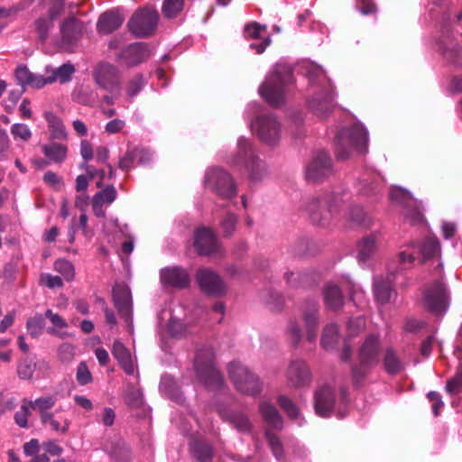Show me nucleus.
<instances>
[{"instance_id":"obj_5","label":"nucleus","mask_w":462,"mask_h":462,"mask_svg":"<svg viewBox=\"0 0 462 462\" xmlns=\"http://www.w3.org/2000/svg\"><path fill=\"white\" fill-rule=\"evenodd\" d=\"M336 156L339 161L349 157L351 150L365 152L368 143V133L360 125H354L341 130L337 135Z\"/></svg>"},{"instance_id":"obj_30","label":"nucleus","mask_w":462,"mask_h":462,"mask_svg":"<svg viewBox=\"0 0 462 462\" xmlns=\"http://www.w3.org/2000/svg\"><path fill=\"white\" fill-rule=\"evenodd\" d=\"M83 23L75 17L67 18L60 26L62 40L66 43L76 42L82 33Z\"/></svg>"},{"instance_id":"obj_19","label":"nucleus","mask_w":462,"mask_h":462,"mask_svg":"<svg viewBox=\"0 0 462 462\" xmlns=\"http://www.w3.org/2000/svg\"><path fill=\"white\" fill-rule=\"evenodd\" d=\"M336 407V393L332 387L323 385L314 395L315 412L320 417H329Z\"/></svg>"},{"instance_id":"obj_4","label":"nucleus","mask_w":462,"mask_h":462,"mask_svg":"<svg viewBox=\"0 0 462 462\" xmlns=\"http://www.w3.org/2000/svg\"><path fill=\"white\" fill-rule=\"evenodd\" d=\"M215 353L211 346L204 345L197 350L194 369L199 380L212 390L221 389L224 381L215 365Z\"/></svg>"},{"instance_id":"obj_34","label":"nucleus","mask_w":462,"mask_h":462,"mask_svg":"<svg viewBox=\"0 0 462 462\" xmlns=\"http://www.w3.org/2000/svg\"><path fill=\"white\" fill-rule=\"evenodd\" d=\"M259 411L266 423L276 430L282 428V418L276 407L269 402H261L259 404Z\"/></svg>"},{"instance_id":"obj_28","label":"nucleus","mask_w":462,"mask_h":462,"mask_svg":"<svg viewBox=\"0 0 462 462\" xmlns=\"http://www.w3.org/2000/svg\"><path fill=\"white\" fill-rule=\"evenodd\" d=\"M14 76L18 84L23 88L27 86L42 88L46 85L42 75L31 72L25 65H19L14 71Z\"/></svg>"},{"instance_id":"obj_50","label":"nucleus","mask_w":462,"mask_h":462,"mask_svg":"<svg viewBox=\"0 0 462 462\" xmlns=\"http://www.w3.org/2000/svg\"><path fill=\"white\" fill-rule=\"evenodd\" d=\"M110 454L117 462H127L130 459L131 451L124 441L119 440L112 445Z\"/></svg>"},{"instance_id":"obj_29","label":"nucleus","mask_w":462,"mask_h":462,"mask_svg":"<svg viewBox=\"0 0 462 462\" xmlns=\"http://www.w3.org/2000/svg\"><path fill=\"white\" fill-rule=\"evenodd\" d=\"M112 355L121 368L127 374H134V364L129 349L119 340H116L112 347Z\"/></svg>"},{"instance_id":"obj_31","label":"nucleus","mask_w":462,"mask_h":462,"mask_svg":"<svg viewBox=\"0 0 462 462\" xmlns=\"http://www.w3.org/2000/svg\"><path fill=\"white\" fill-rule=\"evenodd\" d=\"M192 457L199 462H212L214 448L211 444L202 439H195L189 444Z\"/></svg>"},{"instance_id":"obj_20","label":"nucleus","mask_w":462,"mask_h":462,"mask_svg":"<svg viewBox=\"0 0 462 462\" xmlns=\"http://www.w3.org/2000/svg\"><path fill=\"white\" fill-rule=\"evenodd\" d=\"M302 319L307 329V340L314 342L319 321V305L317 300H306L302 306Z\"/></svg>"},{"instance_id":"obj_51","label":"nucleus","mask_w":462,"mask_h":462,"mask_svg":"<svg viewBox=\"0 0 462 462\" xmlns=\"http://www.w3.org/2000/svg\"><path fill=\"white\" fill-rule=\"evenodd\" d=\"M54 269L60 273L65 280L69 282L74 279L75 270L71 262L66 259H58L54 263Z\"/></svg>"},{"instance_id":"obj_42","label":"nucleus","mask_w":462,"mask_h":462,"mask_svg":"<svg viewBox=\"0 0 462 462\" xmlns=\"http://www.w3.org/2000/svg\"><path fill=\"white\" fill-rule=\"evenodd\" d=\"M44 118L48 123L49 128L51 131V135L55 139H65L67 137V133L65 130V126L61 121V119L56 116L52 112H45Z\"/></svg>"},{"instance_id":"obj_35","label":"nucleus","mask_w":462,"mask_h":462,"mask_svg":"<svg viewBox=\"0 0 462 462\" xmlns=\"http://www.w3.org/2000/svg\"><path fill=\"white\" fill-rule=\"evenodd\" d=\"M383 366L390 375H396L404 370V363L399 357L396 351L389 347L385 350L383 357Z\"/></svg>"},{"instance_id":"obj_61","label":"nucleus","mask_w":462,"mask_h":462,"mask_svg":"<svg viewBox=\"0 0 462 462\" xmlns=\"http://www.w3.org/2000/svg\"><path fill=\"white\" fill-rule=\"evenodd\" d=\"M125 401L128 406L139 408L143 405V393L138 389L131 388L126 393Z\"/></svg>"},{"instance_id":"obj_44","label":"nucleus","mask_w":462,"mask_h":462,"mask_svg":"<svg viewBox=\"0 0 462 462\" xmlns=\"http://www.w3.org/2000/svg\"><path fill=\"white\" fill-rule=\"evenodd\" d=\"M160 389L171 400L181 402L183 401L182 393L176 385L175 382L169 376H163L161 380Z\"/></svg>"},{"instance_id":"obj_18","label":"nucleus","mask_w":462,"mask_h":462,"mask_svg":"<svg viewBox=\"0 0 462 462\" xmlns=\"http://www.w3.org/2000/svg\"><path fill=\"white\" fill-rule=\"evenodd\" d=\"M381 342L377 335L367 336L358 351V361L366 366H376L380 360Z\"/></svg>"},{"instance_id":"obj_45","label":"nucleus","mask_w":462,"mask_h":462,"mask_svg":"<svg viewBox=\"0 0 462 462\" xmlns=\"http://www.w3.org/2000/svg\"><path fill=\"white\" fill-rule=\"evenodd\" d=\"M28 405L35 411H38L40 417L44 414L50 413L49 411L54 407L57 398L55 396H44L36 399L35 401H27Z\"/></svg>"},{"instance_id":"obj_41","label":"nucleus","mask_w":462,"mask_h":462,"mask_svg":"<svg viewBox=\"0 0 462 462\" xmlns=\"http://www.w3.org/2000/svg\"><path fill=\"white\" fill-rule=\"evenodd\" d=\"M339 339V330L337 324L331 323L327 325L322 332L321 346L323 348L329 350L333 349Z\"/></svg>"},{"instance_id":"obj_59","label":"nucleus","mask_w":462,"mask_h":462,"mask_svg":"<svg viewBox=\"0 0 462 462\" xmlns=\"http://www.w3.org/2000/svg\"><path fill=\"white\" fill-rule=\"evenodd\" d=\"M278 404L292 419L299 416V409L296 404L287 396L280 395L278 397Z\"/></svg>"},{"instance_id":"obj_15","label":"nucleus","mask_w":462,"mask_h":462,"mask_svg":"<svg viewBox=\"0 0 462 462\" xmlns=\"http://www.w3.org/2000/svg\"><path fill=\"white\" fill-rule=\"evenodd\" d=\"M332 173V162L324 151H317L306 166V178L309 181H319Z\"/></svg>"},{"instance_id":"obj_26","label":"nucleus","mask_w":462,"mask_h":462,"mask_svg":"<svg viewBox=\"0 0 462 462\" xmlns=\"http://www.w3.org/2000/svg\"><path fill=\"white\" fill-rule=\"evenodd\" d=\"M125 21L124 15L117 10L103 13L97 23V31L100 34H109L121 27Z\"/></svg>"},{"instance_id":"obj_2","label":"nucleus","mask_w":462,"mask_h":462,"mask_svg":"<svg viewBox=\"0 0 462 462\" xmlns=\"http://www.w3.org/2000/svg\"><path fill=\"white\" fill-rule=\"evenodd\" d=\"M308 79L312 86L320 88L309 103L310 110L319 117H327L334 109L335 92L325 70L317 65L308 69Z\"/></svg>"},{"instance_id":"obj_32","label":"nucleus","mask_w":462,"mask_h":462,"mask_svg":"<svg viewBox=\"0 0 462 462\" xmlns=\"http://www.w3.org/2000/svg\"><path fill=\"white\" fill-rule=\"evenodd\" d=\"M383 187V180L377 173H371L364 177L357 184V190L365 196L375 195L380 192Z\"/></svg>"},{"instance_id":"obj_9","label":"nucleus","mask_w":462,"mask_h":462,"mask_svg":"<svg viewBox=\"0 0 462 462\" xmlns=\"http://www.w3.org/2000/svg\"><path fill=\"white\" fill-rule=\"evenodd\" d=\"M159 13L155 9L143 7L135 10L127 22V30L136 38L152 36L158 26Z\"/></svg>"},{"instance_id":"obj_36","label":"nucleus","mask_w":462,"mask_h":462,"mask_svg":"<svg viewBox=\"0 0 462 462\" xmlns=\"http://www.w3.org/2000/svg\"><path fill=\"white\" fill-rule=\"evenodd\" d=\"M42 152L50 162L62 163L67 158L68 147L65 144L52 142L42 144Z\"/></svg>"},{"instance_id":"obj_1","label":"nucleus","mask_w":462,"mask_h":462,"mask_svg":"<svg viewBox=\"0 0 462 462\" xmlns=\"http://www.w3.org/2000/svg\"><path fill=\"white\" fill-rule=\"evenodd\" d=\"M349 198V192L338 188L310 199L306 205V210L314 225L325 226L337 213L340 205Z\"/></svg>"},{"instance_id":"obj_63","label":"nucleus","mask_w":462,"mask_h":462,"mask_svg":"<svg viewBox=\"0 0 462 462\" xmlns=\"http://www.w3.org/2000/svg\"><path fill=\"white\" fill-rule=\"evenodd\" d=\"M237 217L235 214L227 213L221 221V226L226 236H231L236 230Z\"/></svg>"},{"instance_id":"obj_55","label":"nucleus","mask_w":462,"mask_h":462,"mask_svg":"<svg viewBox=\"0 0 462 462\" xmlns=\"http://www.w3.org/2000/svg\"><path fill=\"white\" fill-rule=\"evenodd\" d=\"M168 332L172 337H180L187 332L186 325L175 317H171L167 325Z\"/></svg>"},{"instance_id":"obj_39","label":"nucleus","mask_w":462,"mask_h":462,"mask_svg":"<svg viewBox=\"0 0 462 462\" xmlns=\"http://www.w3.org/2000/svg\"><path fill=\"white\" fill-rule=\"evenodd\" d=\"M376 248V240L374 235L363 238L358 244V262L365 263L374 254Z\"/></svg>"},{"instance_id":"obj_54","label":"nucleus","mask_w":462,"mask_h":462,"mask_svg":"<svg viewBox=\"0 0 462 462\" xmlns=\"http://www.w3.org/2000/svg\"><path fill=\"white\" fill-rule=\"evenodd\" d=\"M41 421L44 425H50L51 429L55 431H61L62 433H66L69 430V421L68 420H64V425L60 427V422L54 418V414L52 412L44 414L40 417Z\"/></svg>"},{"instance_id":"obj_17","label":"nucleus","mask_w":462,"mask_h":462,"mask_svg":"<svg viewBox=\"0 0 462 462\" xmlns=\"http://www.w3.org/2000/svg\"><path fill=\"white\" fill-rule=\"evenodd\" d=\"M193 245L199 255L220 254V245L217 236L205 226L195 231Z\"/></svg>"},{"instance_id":"obj_56","label":"nucleus","mask_w":462,"mask_h":462,"mask_svg":"<svg viewBox=\"0 0 462 462\" xmlns=\"http://www.w3.org/2000/svg\"><path fill=\"white\" fill-rule=\"evenodd\" d=\"M35 368H36L35 363L29 358H25V359L22 360L18 365V367H17L18 376L23 380H28V379L32 378V376L35 371Z\"/></svg>"},{"instance_id":"obj_38","label":"nucleus","mask_w":462,"mask_h":462,"mask_svg":"<svg viewBox=\"0 0 462 462\" xmlns=\"http://www.w3.org/2000/svg\"><path fill=\"white\" fill-rule=\"evenodd\" d=\"M74 72V66L70 63H65L55 69L51 75L44 77V80L46 81V85L51 84L57 80L60 83H66L71 79Z\"/></svg>"},{"instance_id":"obj_24","label":"nucleus","mask_w":462,"mask_h":462,"mask_svg":"<svg viewBox=\"0 0 462 462\" xmlns=\"http://www.w3.org/2000/svg\"><path fill=\"white\" fill-rule=\"evenodd\" d=\"M150 57L148 46L144 42H134L123 49L119 59L124 60L127 66H135Z\"/></svg>"},{"instance_id":"obj_46","label":"nucleus","mask_w":462,"mask_h":462,"mask_svg":"<svg viewBox=\"0 0 462 462\" xmlns=\"http://www.w3.org/2000/svg\"><path fill=\"white\" fill-rule=\"evenodd\" d=\"M439 51L448 62L456 64V59L459 57L462 48L455 42H449L447 43L440 42L439 44Z\"/></svg>"},{"instance_id":"obj_60","label":"nucleus","mask_w":462,"mask_h":462,"mask_svg":"<svg viewBox=\"0 0 462 462\" xmlns=\"http://www.w3.org/2000/svg\"><path fill=\"white\" fill-rule=\"evenodd\" d=\"M265 436L273 456L277 459H282L283 457V447L280 439L269 430L266 431Z\"/></svg>"},{"instance_id":"obj_43","label":"nucleus","mask_w":462,"mask_h":462,"mask_svg":"<svg viewBox=\"0 0 462 462\" xmlns=\"http://www.w3.org/2000/svg\"><path fill=\"white\" fill-rule=\"evenodd\" d=\"M291 251L298 256H306L315 254L318 249L313 241L306 237H301L293 243Z\"/></svg>"},{"instance_id":"obj_62","label":"nucleus","mask_w":462,"mask_h":462,"mask_svg":"<svg viewBox=\"0 0 462 462\" xmlns=\"http://www.w3.org/2000/svg\"><path fill=\"white\" fill-rule=\"evenodd\" d=\"M11 134L14 139L19 138L23 142H27L32 136L30 128L24 124H14L11 127Z\"/></svg>"},{"instance_id":"obj_37","label":"nucleus","mask_w":462,"mask_h":462,"mask_svg":"<svg viewBox=\"0 0 462 462\" xmlns=\"http://www.w3.org/2000/svg\"><path fill=\"white\" fill-rule=\"evenodd\" d=\"M440 251V245L438 239L428 237L425 238L420 245H418V252L421 256V263H424L428 260H434L439 256Z\"/></svg>"},{"instance_id":"obj_33","label":"nucleus","mask_w":462,"mask_h":462,"mask_svg":"<svg viewBox=\"0 0 462 462\" xmlns=\"http://www.w3.org/2000/svg\"><path fill=\"white\" fill-rule=\"evenodd\" d=\"M414 260L415 256L412 252L409 250L401 251L396 257L388 263L387 270L391 275L396 276L397 273L411 268Z\"/></svg>"},{"instance_id":"obj_14","label":"nucleus","mask_w":462,"mask_h":462,"mask_svg":"<svg viewBox=\"0 0 462 462\" xmlns=\"http://www.w3.org/2000/svg\"><path fill=\"white\" fill-rule=\"evenodd\" d=\"M260 140L269 145L277 143L281 136V124L274 114L261 115L255 122Z\"/></svg>"},{"instance_id":"obj_10","label":"nucleus","mask_w":462,"mask_h":462,"mask_svg":"<svg viewBox=\"0 0 462 462\" xmlns=\"http://www.w3.org/2000/svg\"><path fill=\"white\" fill-rule=\"evenodd\" d=\"M205 184L209 189L223 199H229L236 194V186L232 176L226 171L218 167L207 171Z\"/></svg>"},{"instance_id":"obj_7","label":"nucleus","mask_w":462,"mask_h":462,"mask_svg":"<svg viewBox=\"0 0 462 462\" xmlns=\"http://www.w3.org/2000/svg\"><path fill=\"white\" fill-rule=\"evenodd\" d=\"M227 370L230 379L238 392L253 397L260 395L263 383L255 373L237 361L230 362Z\"/></svg>"},{"instance_id":"obj_12","label":"nucleus","mask_w":462,"mask_h":462,"mask_svg":"<svg viewBox=\"0 0 462 462\" xmlns=\"http://www.w3.org/2000/svg\"><path fill=\"white\" fill-rule=\"evenodd\" d=\"M390 199L403 207L405 217L410 218L413 224L422 220L421 204L408 190L402 188H394L390 192Z\"/></svg>"},{"instance_id":"obj_22","label":"nucleus","mask_w":462,"mask_h":462,"mask_svg":"<svg viewBox=\"0 0 462 462\" xmlns=\"http://www.w3.org/2000/svg\"><path fill=\"white\" fill-rule=\"evenodd\" d=\"M395 275H391L388 272L386 277L376 276L374 278L373 289L376 301L384 305L388 303L392 296L395 293L393 283L395 281Z\"/></svg>"},{"instance_id":"obj_49","label":"nucleus","mask_w":462,"mask_h":462,"mask_svg":"<svg viewBox=\"0 0 462 462\" xmlns=\"http://www.w3.org/2000/svg\"><path fill=\"white\" fill-rule=\"evenodd\" d=\"M45 326L44 317L41 314H36L30 318L26 322L27 332L32 337H40Z\"/></svg>"},{"instance_id":"obj_58","label":"nucleus","mask_w":462,"mask_h":462,"mask_svg":"<svg viewBox=\"0 0 462 462\" xmlns=\"http://www.w3.org/2000/svg\"><path fill=\"white\" fill-rule=\"evenodd\" d=\"M117 197L116 189L114 186L109 185L106 186L105 189H101L97 193L94 195V199L100 201L103 205L106 204H111L113 203Z\"/></svg>"},{"instance_id":"obj_3","label":"nucleus","mask_w":462,"mask_h":462,"mask_svg":"<svg viewBox=\"0 0 462 462\" xmlns=\"http://www.w3.org/2000/svg\"><path fill=\"white\" fill-rule=\"evenodd\" d=\"M293 82V73L291 68L277 65L259 87L260 95L274 107L281 106L285 100L286 86Z\"/></svg>"},{"instance_id":"obj_27","label":"nucleus","mask_w":462,"mask_h":462,"mask_svg":"<svg viewBox=\"0 0 462 462\" xmlns=\"http://www.w3.org/2000/svg\"><path fill=\"white\" fill-rule=\"evenodd\" d=\"M323 300L326 308L338 311L344 306L345 300L340 287L333 282H328L323 288Z\"/></svg>"},{"instance_id":"obj_48","label":"nucleus","mask_w":462,"mask_h":462,"mask_svg":"<svg viewBox=\"0 0 462 462\" xmlns=\"http://www.w3.org/2000/svg\"><path fill=\"white\" fill-rule=\"evenodd\" d=\"M346 218L355 225L368 226L370 219L364 209L359 206H354L348 208Z\"/></svg>"},{"instance_id":"obj_13","label":"nucleus","mask_w":462,"mask_h":462,"mask_svg":"<svg viewBox=\"0 0 462 462\" xmlns=\"http://www.w3.org/2000/svg\"><path fill=\"white\" fill-rule=\"evenodd\" d=\"M196 279L199 289L207 295L219 297L226 291V284L222 278L211 269H199Z\"/></svg>"},{"instance_id":"obj_6","label":"nucleus","mask_w":462,"mask_h":462,"mask_svg":"<svg viewBox=\"0 0 462 462\" xmlns=\"http://www.w3.org/2000/svg\"><path fill=\"white\" fill-rule=\"evenodd\" d=\"M434 272L439 278L431 282L426 289L424 292V301L430 312L435 315H443L448 310L450 293L443 281L442 263L439 261Z\"/></svg>"},{"instance_id":"obj_21","label":"nucleus","mask_w":462,"mask_h":462,"mask_svg":"<svg viewBox=\"0 0 462 462\" xmlns=\"http://www.w3.org/2000/svg\"><path fill=\"white\" fill-rule=\"evenodd\" d=\"M217 411L222 420L229 423L238 432L244 434L251 432L253 424L245 413L226 408H218Z\"/></svg>"},{"instance_id":"obj_64","label":"nucleus","mask_w":462,"mask_h":462,"mask_svg":"<svg viewBox=\"0 0 462 462\" xmlns=\"http://www.w3.org/2000/svg\"><path fill=\"white\" fill-rule=\"evenodd\" d=\"M76 378L80 385H86L92 382L91 373L85 362H80L79 364Z\"/></svg>"},{"instance_id":"obj_8","label":"nucleus","mask_w":462,"mask_h":462,"mask_svg":"<svg viewBox=\"0 0 462 462\" xmlns=\"http://www.w3.org/2000/svg\"><path fill=\"white\" fill-rule=\"evenodd\" d=\"M230 163L246 168L252 180H261L267 173L264 162L254 154L251 143L245 137L238 139L237 152L231 158Z\"/></svg>"},{"instance_id":"obj_47","label":"nucleus","mask_w":462,"mask_h":462,"mask_svg":"<svg viewBox=\"0 0 462 462\" xmlns=\"http://www.w3.org/2000/svg\"><path fill=\"white\" fill-rule=\"evenodd\" d=\"M184 7V0H163L162 13L167 19L177 17Z\"/></svg>"},{"instance_id":"obj_52","label":"nucleus","mask_w":462,"mask_h":462,"mask_svg":"<svg viewBox=\"0 0 462 462\" xmlns=\"http://www.w3.org/2000/svg\"><path fill=\"white\" fill-rule=\"evenodd\" d=\"M284 278L288 285L291 288L305 287L308 285V275L300 272H286Z\"/></svg>"},{"instance_id":"obj_57","label":"nucleus","mask_w":462,"mask_h":462,"mask_svg":"<svg viewBox=\"0 0 462 462\" xmlns=\"http://www.w3.org/2000/svg\"><path fill=\"white\" fill-rule=\"evenodd\" d=\"M145 80L143 75L136 74L129 80L126 88V94L130 98L134 97L145 86Z\"/></svg>"},{"instance_id":"obj_16","label":"nucleus","mask_w":462,"mask_h":462,"mask_svg":"<svg viewBox=\"0 0 462 462\" xmlns=\"http://www.w3.org/2000/svg\"><path fill=\"white\" fill-rule=\"evenodd\" d=\"M94 79L104 90L119 95V72L114 65L109 63L99 64L95 69Z\"/></svg>"},{"instance_id":"obj_11","label":"nucleus","mask_w":462,"mask_h":462,"mask_svg":"<svg viewBox=\"0 0 462 462\" xmlns=\"http://www.w3.org/2000/svg\"><path fill=\"white\" fill-rule=\"evenodd\" d=\"M285 377L288 386L300 389L310 384L312 374L305 360L296 358L289 363Z\"/></svg>"},{"instance_id":"obj_53","label":"nucleus","mask_w":462,"mask_h":462,"mask_svg":"<svg viewBox=\"0 0 462 462\" xmlns=\"http://www.w3.org/2000/svg\"><path fill=\"white\" fill-rule=\"evenodd\" d=\"M374 366H366L359 362L352 367V380L355 386L359 387L362 385L363 381L367 376L369 371Z\"/></svg>"},{"instance_id":"obj_25","label":"nucleus","mask_w":462,"mask_h":462,"mask_svg":"<svg viewBox=\"0 0 462 462\" xmlns=\"http://www.w3.org/2000/svg\"><path fill=\"white\" fill-rule=\"evenodd\" d=\"M113 300L115 306L122 318L128 319L132 314V298L128 287L123 284H116L113 288Z\"/></svg>"},{"instance_id":"obj_40","label":"nucleus","mask_w":462,"mask_h":462,"mask_svg":"<svg viewBox=\"0 0 462 462\" xmlns=\"http://www.w3.org/2000/svg\"><path fill=\"white\" fill-rule=\"evenodd\" d=\"M44 318L48 319L53 327L47 328V332L51 335L63 338L68 335L66 332H61L57 328H68L67 321L58 313L53 312L51 310H47L44 314Z\"/></svg>"},{"instance_id":"obj_23","label":"nucleus","mask_w":462,"mask_h":462,"mask_svg":"<svg viewBox=\"0 0 462 462\" xmlns=\"http://www.w3.org/2000/svg\"><path fill=\"white\" fill-rule=\"evenodd\" d=\"M161 280L164 285L184 289L189 285V273L181 267H166L161 271Z\"/></svg>"}]
</instances>
